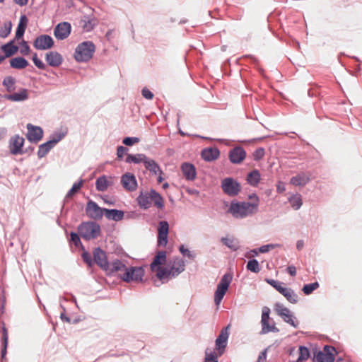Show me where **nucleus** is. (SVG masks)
Instances as JSON below:
<instances>
[{
	"label": "nucleus",
	"mask_w": 362,
	"mask_h": 362,
	"mask_svg": "<svg viewBox=\"0 0 362 362\" xmlns=\"http://www.w3.org/2000/svg\"><path fill=\"white\" fill-rule=\"evenodd\" d=\"M250 199H254L255 202L252 203L232 202L228 212L235 218H245L255 214L258 211L259 197L255 194H253L250 196Z\"/></svg>",
	"instance_id": "obj_1"
},
{
	"label": "nucleus",
	"mask_w": 362,
	"mask_h": 362,
	"mask_svg": "<svg viewBox=\"0 0 362 362\" xmlns=\"http://www.w3.org/2000/svg\"><path fill=\"white\" fill-rule=\"evenodd\" d=\"M170 268L164 267L159 269L158 274H156V277L162 282L165 283L170 279L176 277L181 274L185 268V264L182 259L180 257H175L172 264H170Z\"/></svg>",
	"instance_id": "obj_2"
},
{
	"label": "nucleus",
	"mask_w": 362,
	"mask_h": 362,
	"mask_svg": "<svg viewBox=\"0 0 362 362\" xmlns=\"http://www.w3.org/2000/svg\"><path fill=\"white\" fill-rule=\"evenodd\" d=\"M95 51V46L92 41H83L76 47L74 59L78 62H87L93 57Z\"/></svg>",
	"instance_id": "obj_3"
},
{
	"label": "nucleus",
	"mask_w": 362,
	"mask_h": 362,
	"mask_svg": "<svg viewBox=\"0 0 362 362\" xmlns=\"http://www.w3.org/2000/svg\"><path fill=\"white\" fill-rule=\"evenodd\" d=\"M78 232L82 238L89 240L95 239L99 236L100 227L95 222H83L78 227Z\"/></svg>",
	"instance_id": "obj_4"
},
{
	"label": "nucleus",
	"mask_w": 362,
	"mask_h": 362,
	"mask_svg": "<svg viewBox=\"0 0 362 362\" xmlns=\"http://www.w3.org/2000/svg\"><path fill=\"white\" fill-rule=\"evenodd\" d=\"M233 276L230 274H225L221 279L217 285L216 290L214 293V303L218 306L226 293L229 286L232 281Z\"/></svg>",
	"instance_id": "obj_5"
},
{
	"label": "nucleus",
	"mask_w": 362,
	"mask_h": 362,
	"mask_svg": "<svg viewBox=\"0 0 362 362\" xmlns=\"http://www.w3.org/2000/svg\"><path fill=\"white\" fill-rule=\"evenodd\" d=\"M269 314L270 309L268 307H264L262 308L261 317V334H265L269 332H278L279 331V329L276 327L274 320L270 318Z\"/></svg>",
	"instance_id": "obj_6"
},
{
	"label": "nucleus",
	"mask_w": 362,
	"mask_h": 362,
	"mask_svg": "<svg viewBox=\"0 0 362 362\" xmlns=\"http://www.w3.org/2000/svg\"><path fill=\"white\" fill-rule=\"evenodd\" d=\"M274 310L276 314L281 317L283 320L296 328L298 326V322L296 317L291 313L290 310L286 308L283 304L276 303L274 305Z\"/></svg>",
	"instance_id": "obj_7"
},
{
	"label": "nucleus",
	"mask_w": 362,
	"mask_h": 362,
	"mask_svg": "<svg viewBox=\"0 0 362 362\" xmlns=\"http://www.w3.org/2000/svg\"><path fill=\"white\" fill-rule=\"evenodd\" d=\"M119 277L126 282L140 281L144 276V270L141 267H127L124 273L118 274Z\"/></svg>",
	"instance_id": "obj_8"
},
{
	"label": "nucleus",
	"mask_w": 362,
	"mask_h": 362,
	"mask_svg": "<svg viewBox=\"0 0 362 362\" xmlns=\"http://www.w3.org/2000/svg\"><path fill=\"white\" fill-rule=\"evenodd\" d=\"M64 137V134L58 133L54 135L50 140L40 145L39 149L37 151V156L40 158L45 156L47 153L63 138Z\"/></svg>",
	"instance_id": "obj_9"
},
{
	"label": "nucleus",
	"mask_w": 362,
	"mask_h": 362,
	"mask_svg": "<svg viewBox=\"0 0 362 362\" xmlns=\"http://www.w3.org/2000/svg\"><path fill=\"white\" fill-rule=\"evenodd\" d=\"M221 187L224 193L229 196H236L240 191L239 183L231 177H226L221 182Z\"/></svg>",
	"instance_id": "obj_10"
},
{
	"label": "nucleus",
	"mask_w": 362,
	"mask_h": 362,
	"mask_svg": "<svg viewBox=\"0 0 362 362\" xmlns=\"http://www.w3.org/2000/svg\"><path fill=\"white\" fill-rule=\"evenodd\" d=\"M25 139L19 135L11 136L8 142L9 151L12 155H22L25 153L23 149Z\"/></svg>",
	"instance_id": "obj_11"
},
{
	"label": "nucleus",
	"mask_w": 362,
	"mask_h": 362,
	"mask_svg": "<svg viewBox=\"0 0 362 362\" xmlns=\"http://www.w3.org/2000/svg\"><path fill=\"white\" fill-rule=\"evenodd\" d=\"M53 38L47 34L40 35L35 38L33 42V46L38 50H46L54 46Z\"/></svg>",
	"instance_id": "obj_12"
},
{
	"label": "nucleus",
	"mask_w": 362,
	"mask_h": 362,
	"mask_svg": "<svg viewBox=\"0 0 362 362\" xmlns=\"http://www.w3.org/2000/svg\"><path fill=\"white\" fill-rule=\"evenodd\" d=\"M334 348L325 346L322 351H317L313 357L314 362H334V357L332 351Z\"/></svg>",
	"instance_id": "obj_13"
},
{
	"label": "nucleus",
	"mask_w": 362,
	"mask_h": 362,
	"mask_svg": "<svg viewBox=\"0 0 362 362\" xmlns=\"http://www.w3.org/2000/svg\"><path fill=\"white\" fill-rule=\"evenodd\" d=\"M71 31L70 23L64 21L59 23L54 29V35L59 40H63L69 37Z\"/></svg>",
	"instance_id": "obj_14"
},
{
	"label": "nucleus",
	"mask_w": 362,
	"mask_h": 362,
	"mask_svg": "<svg viewBox=\"0 0 362 362\" xmlns=\"http://www.w3.org/2000/svg\"><path fill=\"white\" fill-rule=\"evenodd\" d=\"M230 325H228L225 328L222 329L219 335L216 339V349L218 351V356H221L225 351V349L227 345L228 339L229 337V329Z\"/></svg>",
	"instance_id": "obj_15"
},
{
	"label": "nucleus",
	"mask_w": 362,
	"mask_h": 362,
	"mask_svg": "<svg viewBox=\"0 0 362 362\" xmlns=\"http://www.w3.org/2000/svg\"><path fill=\"white\" fill-rule=\"evenodd\" d=\"M169 224L165 221L159 222L158 228V246L165 247L168 243Z\"/></svg>",
	"instance_id": "obj_16"
},
{
	"label": "nucleus",
	"mask_w": 362,
	"mask_h": 362,
	"mask_svg": "<svg viewBox=\"0 0 362 362\" xmlns=\"http://www.w3.org/2000/svg\"><path fill=\"white\" fill-rule=\"evenodd\" d=\"M86 214L93 219H100L103 217L104 209L100 208L95 202L89 200L86 209Z\"/></svg>",
	"instance_id": "obj_17"
},
{
	"label": "nucleus",
	"mask_w": 362,
	"mask_h": 362,
	"mask_svg": "<svg viewBox=\"0 0 362 362\" xmlns=\"http://www.w3.org/2000/svg\"><path fill=\"white\" fill-rule=\"evenodd\" d=\"M94 262L103 269L109 270L110 264L107 261L105 252L100 247H97L93 251Z\"/></svg>",
	"instance_id": "obj_18"
},
{
	"label": "nucleus",
	"mask_w": 362,
	"mask_h": 362,
	"mask_svg": "<svg viewBox=\"0 0 362 362\" xmlns=\"http://www.w3.org/2000/svg\"><path fill=\"white\" fill-rule=\"evenodd\" d=\"M121 183L127 191L133 192L136 189L137 181L136 177L132 173L124 174L121 177Z\"/></svg>",
	"instance_id": "obj_19"
},
{
	"label": "nucleus",
	"mask_w": 362,
	"mask_h": 362,
	"mask_svg": "<svg viewBox=\"0 0 362 362\" xmlns=\"http://www.w3.org/2000/svg\"><path fill=\"white\" fill-rule=\"evenodd\" d=\"M28 134L27 139L31 141L37 143L40 141L43 136V131L39 127H35L31 124L27 125Z\"/></svg>",
	"instance_id": "obj_20"
},
{
	"label": "nucleus",
	"mask_w": 362,
	"mask_h": 362,
	"mask_svg": "<svg viewBox=\"0 0 362 362\" xmlns=\"http://www.w3.org/2000/svg\"><path fill=\"white\" fill-rule=\"evenodd\" d=\"M166 252L158 251L153 258L152 263L151 264V269L158 274L159 269H163L161 265L165 264L166 262Z\"/></svg>",
	"instance_id": "obj_21"
},
{
	"label": "nucleus",
	"mask_w": 362,
	"mask_h": 362,
	"mask_svg": "<svg viewBox=\"0 0 362 362\" xmlns=\"http://www.w3.org/2000/svg\"><path fill=\"white\" fill-rule=\"evenodd\" d=\"M246 156V153L242 147H235L229 153V158L233 163H240Z\"/></svg>",
	"instance_id": "obj_22"
},
{
	"label": "nucleus",
	"mask_w": 362,
	"mask_h": 362,
	"mask_svg": "<svg viewBox=\"0 0 362 362\" xmlns=\"http://www.w3.org/2000/svg\"><path fill=\"white\" fill-rule=\"evenodd\" d=\"M45 60L50 66L57 67L62 64L63 57L59 52L51 51L46 54Z\"/></svg>",
	"instance_id": "obj_23"
},
{
	"label": "nucleus",
	"mask_w": 362,
	"mask_h": 362,
	"mask_svg": "<svg viewBox=\"0 0 362 362\" xmlns=\"http://www.w3.org/2000/svg\"><path fill=\"white\" fill-rule=\"evenodd\" d=\"M283 285L281 284L276 291L282 294L290 303H296L298 302V296L291 288L284 287Z\"/></svg>",
	"instance_id": "obj_24"
},
{
	"label": "nucleus",
	"mask_w": 362,
	"mask_h": 362,
	"mask_svg": "<svg viewBox=\"0 0 362 362\" xmlns=\"http://www.w3.org/2000/svg\"><path fill=\"white\" fill-rule=\"evenodd\" d=\"M181 170L183 176L187 180H194L196 177V169L195 167L189 163H185L181 166Z\"/></svg>",
	"instance_id": "obj_25"
},
{
	"label": "nucleus",
	"mask_w": 362,
	"mask_h": 362,
	"mask_svg": "<svg viewBox=\"0 0 362 362\" xmlns=\"http://www.w3.org/2000/svg\"><path fill=\"white\" fill-rule=\"evenodd\" d=\"M298 355V358L296 362H303L306 361L310 357V351L305 346H300L298 350H296L294 348L291 349L290 355Z\"/></svg>",
	"instance_id": "obj_26"
},
{
	"label": "nucleus",
	"mask_w": 362,
	"mask_h": 362,
	"mask_svg": "<svg viewBox=\"0 0 362 362\" xmlns=\"http://www.w3.org/2000/svg\"><path fill=\"white\" fill-rule=\"evenodd\" d=\"M15 40V39H13L1 47L5 57L7 58L13 56L18 51V47L14 45Z\"/></svg>",
	"instance_id": "obj_27"
},
{
	"label": "nucleus",
	"mask_w": 362,
	"mask_h": 362,
	"mask_svg": "<svg viewBox=\"0 0 362 362\" xmlns=\"http://www.w3.org/2000/svg\"><path fill=\"white\" fill-rule=\"evenodd\" d=\"M4 98L14 102L24 101L28 98V90L27 89H21L18 92L6 95Z\"/></svg>",
	"instance_id": "obj_28"
},
{
	"label": "nucleus",
	"mask_w": 362,
	"mask_h": 362,
	"mask_svg": "<svg viewBox=\"0 0 362 362\" xmlns=\"http://www.w3.org/2000/svg\"><path fill=\"white\" fill-rule=\"evenodd\" d=\"M220 156V151L217 148H207L202 151V157L204 160L212 161Z\"/></svg>",
	"instance_id": "obj_29"
},
{
	"label": "nucleus",
	"mask_w": 362,
	"mask_h": 362,
	"mask_svg": "<svg viewBox=\"0 0 362 362\" xmlns=\"http://www.w3.org/2000/svg\"><path fill=\"white\" fill-rule=\"evenodd\" d=\"M112 184V177L103 175L99 177L95 182L96 189L99 192H105Z\"/></svg>",
	"instance_id": "obj_30"
},
{
	"label": "nucleus",
	"mask_w": 362,
	"mask_h": 362,
	"mask_svg": "<svg viewBox=\"0 0 362 362\" xmlns=\"http://www.w3.org/2000/svg\"><path fill=\"white\" fill-rule=\"evenodd\" d=\"M310 181V177L305 173L298 174L296 176L293 177L290 183L295 186H304Z\"/></svg>",
	"instance_id": "obj_31"
},
{
	"label": "nucleus",
	"mask_w": 362,
	"mask_h": 362,
	"mask_svg": "<svg viewBox=\"0 0 362 362\" xmlns=\"http://www.w3.org/2000/svg\"><path fill=\"white\" fill-rule=\"evenodd\" d=\"M144 164L146 169L154 175L163 173L158 164L153 159L146 158Z\"/></svg>",
	"instance_id": "obj_32"
},
{
	"label": "nucleus",
	"mask_w": 362,
	"mask_h": 362,
	"mask_svg": "<svg viewBox=\"0 0 362 362\" xmlns=\"http://www.w3.org/2000/svg\"><path fill=\"white\" fill-rule=\"evenodd\" d=\"M104 214L107 218L114 221H120L123 218L124 213L117 209H104Z\"/></svg>",
	"instance_id": "obj_33"
},
{
	"label": "nucleus",
	"mask_w": 362,
	"mask_h": 362,
	"mask_svg": "<svg viewBox=\"0 0 362 362\" xmlns=\"http://www.w3.org/2000/svg\"><path fill=\"white\" fill-rule=\"evenodd\" d=\"M151 191L148 193H141L137 198L138 203L141 208L148 209L151 206Z\"/></svg>",
	"instance_id": "obj_34"
},
{
	"label": "nucleus",
	"mask_w": 362,
	"mask_h": 362,
	"mask_svg": "<svg viewBox=\"0 0 362 362\" xmlns=\"http://www.w3.org/2000/svg\"><path fill=\"white\" fill-rule=\"evenodd\" d=\"M82 27L86 32H90L94 29L98 23V21L95 18L90 16H85V19L81 21Z\"/></svg>",
	"instance_id": "obj_35"
},
{
	"label": "nucleus",
	"mask_w": 362,
	"mask_h": 362,
	"mask_svg": "<svg viewBox=\"0 0 362 362\" xmlns=\"http://www.w3.org/2000/svg\"><path fill=\"white\" fill-rule=\"evenodd\" d=\"M29 63L23 57H17L10 60V68H26Z\"/></svg>",
	"instance_id": "obj_36"
},
{
	"label": "nucleus",
	"mask_w": 362,
	"mask_h": 362,
	"mask_svg": "<svg viewBox=\"0 0 362 362\" xmlns=\"http://www.w3.org/2000/svg\"><path fill=\"white\" fill-rule=\"evenodd\" d=\"M223 245L233 251H236L239 248V242L233 237H224L221 238Z\"/></svg>",
	"instance_id": "obj_37"
},
{
	"label": "nucleus",
	"mask_w": 362,
	"mask_h": 362,
	"mask_svg": "<svg viewBox=\"0 0 362 362\" xmlns=\"http://www.w3.org/2000/svg\"><path fill=\"white\" fill-rule=\"evenodd\" d=\"M126 265L122 263L119 260H116L112 262L111 265L109 267V270L107 272H118L119 274L124 273V271L127 269Z\"/></svg>",
	"instance_id": "obj_38"
},
{
	"label": "nucleus",
	"mask_w": 362,
	"mask_h": 362,
	"mask_svg": "<svg viewBox=\"0 0 362 362\" xmlns=\"http://www.w3.org/2000/svg\"><path fill=\"white\" fill-rule=\"evenodd\" d=\"M146 155L143 154V153H137V154H129L127 155V158H126V163H144L145 162L146 159Z\"/></svg>",
	"instance_id": "obj_39"
},
{
	"label": "nucleus",
	"mask_w": 362,
	"mask_h": 362,
	"mask_svg": "<svg viewBox=\"0 0 362 362\" xmlns=\"http://www.w3.org/2000/svg\"><path fill=\"white\" fill-rule=\"evenodd\" d=\"M259 180L260 173L257 170L251 171L247 176V181L252 186H257Z\"/></svg>",
	"instance_id": "obj_40"
},
{
	"label": "nucleus",
	"mask_w": 362,
	"mask_h": 362,
	"mask_svg": "<svg viewBox=\"0 0 362 362\" xmlns=\"http://www.w3.org/2000/svg\"><path fill=\"white\" fill-rule=\"evenodd\" d=\"M151 202L154 203V205L158 208L162 209L164 206L163 199L160 194H158L156 190L151 189Z\"/></svg>",
	"instance_id": "obj_41"
},
{
	"label": "nucleus",
	"mask_w": 362,
	"mask_h": 362,
	"mask_svg": "<svg viewBox=\"0 0 362 362\" xmlns=\"http://www.w3.org/2000/svg\"><path fill=\"white\" fill-rule=\"evenodd\" d=\"M288 201L291 206L296 210L299 209L303 204L301 196L300 194H295L291 196L288 199Z\"/></svg>",
	"instance_id": "obj_42"
},
{
	"label": "nucleus",
	"mask_w": 362,
	"mask_h": 362,
	"mask_svg": "<svg viewBox=\"0 0 362 362\" xmlns=\"http://www.w3.org/2000/svg\"><path fill=\"white\" fill-rule=\"evenodd\" d=\"M12 23L11 21L4 23V26L0 28V37L6 38L11 32Z\"/></svg>",
	"instance_id": "obj_43"
},
{
	"label": "nucleus",
	"mask_w": 362,
	"mask_h": 362,
	"mask_svg": "<svg viewBox=\"0 0 362 362\" xmlns=\"http://www.w3.org/2000/svg\"><path fill=\"white\" fill-rule=\"evenodd\" d=\"M83 180H81L79 182H75L72 187L69 189V191L67 192L66 195V199H71L72 198V197L74 196V194L75 193H76L78 192V190L82 187L83 185Z\"/></svg>",
	"instance_id": "obj_44"
},
{
	"label": "nucleus",
	"mask_w": 362,
	"mask_h": 362,
	"mask_svg": "<svg viewBox=\"0 0 362 362\" xmlns=\"http://www.w3.org/2000/svg\"><path fill=\"white\" fill-rule=\"evenodd\" d=\"M246 267L247 270L255 273H258L260 271L258 261L255 259L249 260Z\"/></svg>",
	"instance_id": "obj_45"
},
{
	"label": "nucleus",
	"mask_w": 362,
	"mask_h": 362,
	"mask_svg": "<svg viewBox=\"0 0 362 362\" xmlns=\"http://www.w3.org/2000/svg\"><path fill=\"white\" fill-rule=\"evenodd\" d=\"M319 287V284L317 282H314L309 284H305L303 287L302 291L306 295H309L313 293L315 290H316Z\"/></svg>",
	"instance_id": "obj_46"
},
{
	"label": "nucleus",
	"mask_w": 362,
	"mask_h": 362,
	"mask_svg": "<svg viewBox=\"0 0 362 362\" xmlns=\"http://www.w3.org/2000/svg\"><path fill=\"white\" fill-rule=\"evenodd\" d=\"M15 80L11 76L6 77L3 81V85L6 87L8 91H11L14 89Z\"/></svg>",
	"instance_id": "obj_47"
},
{
	"label": "nucleus",
	"mask_w": 362,
	"mask_h": 362,
	"mask_svg": "<svg viewBox=\"0 0 362 362\" xmlns=\"http://www.w3.org/2000/svg\"><path fill=\"white\" fill-rule=\"evenodd\" d=\"M281 245L280 244H268L261 246L259 248V252L261 253H266L271 250H274L277 247H281Z\"/></svg>",
	"instance_id": "obj_48"
},
{
	"label": "nucleus",
	"mask_w": 362,
	"mask_h": 362,
	"mask_svg": "<svg viewBox=\"0 0 362 362\" xmlns=\"http://www.w3.org/2000/svg\"><path fill=\"white\" fill-rule=\"evenodd\" d=\"M179 251L180 253L185 256L187 257L190 259H194L195 258V255L190 252L187 248L185 247V245H181L179 247Z\"/></svg>",
	"instance_id": "obj_49"
},
{
	"label": "nucleus",
	"mask_w": 362,
	"mask_h": 362,
	"mask_svg": "<svg viewBox=\"0 0 362 362\" xmlns=\"http://www.w3.org/2000/svg\"><path fill=\"white\" fill-rule=\"evenodd\" d=\"M27 27H25L21 25H18V27L16 30L15 40H19L20 39H23L25 31Z\"/></svg>",
	"instance_id": "obj_50"
},
{
	"label": "nucleus",
	"mask_w": 362,
	"mask_h": 362,
	"mask_svg": "<svg viewBox=\"0 0 362 362\" xmlns=\"http://www.w3.org/2000/svg\"><path fill=\"white\" fill-rule=\"evenodd\" d=\"M29 52L30 47L28 42L23 39L22 42H21L20 52L23 55H28L29 54Z\"/></svg>",
	"instance_id": "obj_51"
},
{
	"label": "nucleus",
	"mask_w": 362,
	"mask_h": 362,
	"mask_svg": "<svg viewBox=\"0 0 362 362\" xmlns=\"http://www.w3.org/2000/svg\"><path fill=\"white\" fill-rule=\"evenodd\" d=\"M123 144L126 146H132L134 144L139 142L138 137H126L123 139Z\"/></svg>",
	"instance_id": "obj_52"
},
{
	"label": "nucleus",
	"mask_w": 362,
	"mask_h": 362,
	"mask_svg": "<svg viewBox=\"0 0 362 362\" xmlns=\"http://www.w3.org/2000/svg\"><path fill=\"white\" fill-rule=\"evenodd\" d=\"M82 258L83 261L89 266L92 267L93 264V261L92 259V257L90 254L88 252H83L82 254Z\"/></svg>",
	"instance_id": "obj_53"
},
{
	"label": "nucleus",
	"mask_w": 362,
	"mask_h": 362,
	"mask_svg": "<svg viewBox=\"0 0 362 362\" xmlns=\"http://www.w3.org/2000/svg\"><path fill=\"white\" fill-rule=\"evenodd\" d=\"M71 236V240L73 242V243L76 246L78 247L79 245H81V242L80 240L79 235L74 233L71 232L70 234Z\"/></svg>",
	"instance_id": "obj_54"
},
{
	"label": "nucleus",
	"mask_w": 362,
	"mask_h": 362,
	"mask_svg": "<svg viewBox=\"0 0 362 362\" xmlns=\"http://www.w3.org/2000/svg\"><path fill=\"white\" fill-rule=\"evenodd\" d=\"M32 59L37 68H46L42 61L37 57V54L33 56Z\"/></svg>",
	"instance_id": "obj_55"
},
{
	"label": "nucleus",
	"mask_w": 362,
	"mask_h": 362,
	"mask_svg": "<svg viewBox=\"0 0 362 362\" xmlns=\"http://www.w3.org/2000/svg\"><path fill=\"white\" fill-rule=\"evenodd\" d=\"M264 155V150L262 148H257L254 153V159L256 160H260Z\"/></svg>",
	"instance_id": "obj_56"
},
{
	"label": "nucleus",
	"mask_w": 362,
	"mask_h": 362,
	"mask_svg": "<svg viewBox=\"0 0 362 362\" xmlns=\"http://www.w3.org/2000/svg\"><path fill=\"white\" fill-rule=\"evenodd\" d=\"M141 94L144 98L148 100H151L153 98V93L146 88L142 89Z\"/></svg>",
	"instance_id": "obj_57"
},
{
	"label": "nucleus",
	"mask_w": 362,
	"mask_h": 362,
	"mask_svg": "<svg viewBox=\"0 0 362 362\" xmlns=\"http://www.w3.org/2000/svg\"><path fill=\"white\" fill-rule=\"evenodd\" d=\"M204 362H218L217 356H216L214 354L206 353Z\"/></svg>",
	"instance_id": "obj_58"
},
{
	"label": "nucleus",
	"mask_w": 362,
	"mask_h": 362,
	"mask_svg": "<svg viewBox=\"0 0 362 362\" xmlns=\"http://www.w3.org/2000/svg\"><path fill=\"white\" fill-rule=\"evenodd\" d=\"M43 70L45 71V73L43 74L45 76H47L52 79H54L55 77L58 76L57 74L53 71V69H47Z\"/></svg>",
	"instance_id": "obj_59"
},
{
	"label": "nucleus",
	"mask_w": 362,
	"mask_h": 362,
	"mask_svg": "<svg viewBox=\"0 0 362 362\" xmlns=\"http://www.w3.org/2000/svg\"><path fill=\"white\" fill-rule=\"evenodd\" d=\"M267 282L272 286H273L276 290H277V288H279V286H280L281 284H284V283L279 282L274 279H267Z\"/></svg>",
	"instance_id": "obj_60"
},
{
	"label": "nucleus",
	"mask_w": 362,
	"mask_h": 362,
	"mask_svg": "<svg viewBox=\"0 0 362 362\" xmlns=\"http://www.w3.org/2000/svg\"><path fill=\"white\" fill-rule=\"evenodd\" d=\"M127 150V148H125L122 146H118L117 150V157L119 158H122L124 154L126 153Z\"/></svg>",
	"instance_id": "obj_61"
},
{
	"label": "nucleus",
	"mask_w": 362,
	"mask_h": 362,
	"mask_svg": "<svg viewBox=\"0 0 362 362\" xmlns=\"http://www.w3.org/2000/svg\"><path fill=\"white\" fill-rule=\"evenodd\" d=\"M266 358H267V350H264L263 351H262L259 354L257 362H266Z\"/></svg>",
	"instance_id": "obj_62"
},
{
	"label": "nucleus",
	"mask_w": 362,
	"mask_h": 362,
	"mask_svg": "<svg viewBox=\"0 0 362 362\" xmlns=\"http://www.w3.org/2000/svg\"><path fill=\"white\" fill-rule=\"evenodd\" d=\"M28 22V19L27 16L25 15H22L20 18L18 25H21L25 27H27Z\"/></svg>",
	"instance_id": "obj_63"
},
{
	"label": "nucleus",
	"mask_w": 362,
	"mask_h": 362,
	"mask_svg": "<svg viewBox=\"0 0 362 362\" xmlns=\"http://www.w3.org/2000/svg\"><path fill=\"white\" fill-rule=\"evenodd\" d=\"M287 272H288V274L292 276H294L296 275V268L295 266L293 265H290L287 267Z\"/></svg>",
	"instance_id": "obj_64"
}]
</instances>
